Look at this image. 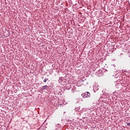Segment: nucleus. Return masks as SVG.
I'll return each mask as SVG.
<instances>
[{
    "instance_id": "obj_4",
    "label": "nucleus",
    "mask_w": 130,
    "mask_h": 130,
    "mask_svg": "<svg viewBox=\"0 0 130 130\" xmlns=\"http://www.w3.org/2000/svg\"><path fill=\"white\" fill-rule=\"evenodd\" d=\"M129 124H130V123H129L127 124V125H129Z\"/></svg>"
},
{
    "instance_id": "obj_2",
    "label": "nucleus",
    "mask_w": 130,
    "mask_h": 130,
    "mask_svg": "<svg viewBox=\"0 0 130 130\" xmlns=\"http://www.w3.org/2000/svg\"><path fill=\"white\" fill-rule=\"evenodd\" d=\"M85 94H87V97H90L91 95L89 92H85Z\"/></svg>"
},
{
    "instance_id": "obj_3",
    "label": "nucleus",
    "mask_w": 130,
    "mask_h": 130,
    "mask_svg": "<svg viewBox=\"0 0 130 130\" xmlns=\"http://www.w3.org/2000/svg\"><path fill=\"white\" fill-rule=\"evenodd\" d=\"M48 81V79L47 78H45L44 80V83H46V81Z\"/></svg>"
},
{
    "instance_id": "obj_1",
    "label": "nucleus",
    "mask_w": 130,
    "mask_h": 130,
    "mask_svg": "<svg viewBox=\"0 0 130 130\" xmlns=\"http://www.w3.org/2000/svg\"><path fill=\"white\" fill-rule=\"evenodd\" d=\"M48 87L47 85L43 86L42 90H46V89H47Z\"/></svg>"
}]
</instances>
